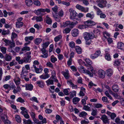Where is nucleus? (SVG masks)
Segmentation results:
<instances>
[{"label": "nucleus", "instance_id": "f257e3e1", "mask_svg": "<svg viewBox=\"0 0 124 124\" xmlns=\"http://www.w3.org/2000/svg\"><path fill=\"white\" fill-rule=\"evenodd\" d=\"M85 61L87 64H85V66L88 67L87 68L88 69L90 70L92 73H91L89 70H84V71L88 74L91 77H93V74L95 73L93 67L91 66V65L92 64V62L88 58H86Z\"/></svg>", "mask_w": 124, "mask_h": 124}, {"label": "nucleus", "instance_id": "f03ea898", "mask_svg": "<svg viewBox=\"0 0 124 124\" xmlns=\"http://www.w3.org/2000/svg\"><path fill=\"white\" fill-rule=\"evenodd\" d=\"M69 11L70 13V19L72 20L75 19L77 20H79L78 18V14L75 10L71 8L69 9Z\"/></svg>", "mask_w": 124, "mask_h": 124}, {"label": "nucleus", "instance_id": "7ed1b4c3", "mask_svg": "<svg viewBox=\"0 0 124 124\" xmlns=\"http://www.w3.org/2000/svg\"><path fill=\"white\" fill-rule=\"evenodd\" d=\"M78 23V22L76 21L75 22H72L70 21H66L63 23L62 26L64 27L69 26V27L71 29H72Z\"/></svg>", "mask_w": 124, "mask_h": 124}, {"label": "nucleus", "instance_id": "20e7f679", "mask_svg": "<svg viewBox=\"0 0 124 124\" xmlns=\"http://www.w3.org/2000/svg\"><path fill=\"white\" fill-rule=\"evenodd\" d=\"M94 37V34L92 33L85 32L84 33V38L85 40L93 39Z\"/></svg>", "mask_w": 124, "mask_h": 124}, {"label": "nucleus", "instance_id": "39448f33", "mask_svg": "<svg viewBox=\"0 0 124 124\" xmlns=\"http://www.w3.org/2000/svg\"><path fill=\"white\" fill-rule=\"evenodd\" d=\"M107 3L106 0H99L97 3V6L99 7L103 8L106 7Z\"/></svg>", "mask_w": 124, "mask_h": 124}, {"label": "nucleus", "instance_id": "423d86ee", "mask_svg": "<svg viewBox=\"0 0 124 124\" xmlns=\"http://www.w3.org/2000/svg\"><path fill=\"white\" fill-rule=\"evenodd\" d=\"M2 40L6 43L5 45L6 46H11V47H14L15 46V44L14 41L13 40L11 41L5 38H3Z\"/></svg>", "mask_w": 124, "mask_h": 124}, {"label": "nucleus", "instance_id": "0eeeda50", "mask_svg": "<svg viewBox=\"0 0 124 124\" xmlns=\"http://www.w3.org/2000/svg\"><path fill=\"white\" fill-rule=\"evenodd\" d=\"M76 8L78 9L85 13H86L89 11V9L88 8H85L78 4L76 5Z\"/></svg>", "mask_w": 124, "mask_h": 124}, {"label": "nucleus", "instance_id": "6e6552de", "mask_svg": "<svg viewBox=\"0 0 124 124\" xmlns=\"http://www.w3.org/2000/svg\"><path fill=\"white\" fill-rule=\"evenodd\" d=\"M31 52H27L25 54V55H26L24 57L26 63L30 62L31 60Z\"/></svg>", "mask_w": 124, "mask_h": 124}, {"label": "nucleus", "instance_id": "1a4fd4ad", "mask_svg": "<svg viewBox=\"0 0 124 124\" xmlns=\"http://www.w3.org/2000/svg\"><path fill=\"white\" fill-rule=\"evenodd\" d=\"M43 9L40 8L35 10L34 13L37 16H42L44 15V14L43 12Z\"/></svg>", "mask_w": 124, "mask_h": 124}, {"label": "nucleus", "instance_id": "9d476101", "mask_svg": "<svg viewBox=\"0 0 124 124\" xmlns=\"http://www.w3.org/2000/svg\"><path fill=\"white\" fill-rule=\"evenodd\" d=\"M15 59L19 64H22L23 63H26L24 57L20 59V56H17L16 57Z\"/></svg>", "mask_w": 124, "mask_h": 124}, {"label": "nucleus", "instance_id": "9b49d317", "mask_svg": "<svg viewBox=\"0 0 124 124\" xmlns=\"http://www.w3.org/2000/svg\"><path fill=\"white\" fill-rule=\"evenodd\" d=\"M56 75L55 71L54 70H53L51 72V76L50 77L51 78H52V79H54L55 82L58 83V80L56 79Z\"/></svg>", "mask_w": 124, "mask_h": 124}, {"label": "nucleus", "instance_id": "f8f14e48", "mask_svg": "<svg viewBox=\"0 0 124 124\" xmlns=\"http://www.w3.org/2000/svg\"><path fill=\"white\" fill-rule=\"evenodd\" d=\"M98 73L99 77L100 78H105V73L104 71L102 70H100L98 71Z\"/></svg>", "mask_w": 124, "mask_h": 124}, {"label": "nucleus", "instance_id": "ddd939ff", "mask_svg": "<svg viewBox=\"0 0 124 124\" xmlns=\"http://www.w3.org/2000/svg\"><path fill=\"white\" fill-rule=\"evenodd\" d=\"M41 51L42 54H44V55H41V57L44 58H47L48 57V55L47 54V51H46L45 48H43L41 49Z\"/></svg>", "mask_w": 124, "mask_h": 124}, {"label": "nucleus", "instance_id": "4468645a", "mask_svg": "<svg viewBox=\"0 0 124 124\" xmlns=\"http://www.w3.org/2000/svg\"><path fill=\"white\" fill-rule=\"evenodd\" d=\"M84 24H87L88 27L89 26H92L95 24L96 23L94 21L90 20H88L84 22Z\"/></svg>", "mask_w": 124, "mask_h": 124}, {"label": "nucleus", "instance_id": "2eb2a0df", "mask_svg": "<svg viewBox=\"0 0 124 124\" xmlns=\"http://www.w3.org/2000/svg\"><path fill=\"white\" fill-rule=\"evenodd\" d=\"M65 71L66 72L62 71L61 72V73L63 75L66 79H68L70 77L69 71L68 70H66Z\"/></svg>", "mask_w": 124, "mask_h": 124}, {"label": "nucleus", "instance_id": "dca6fc26", "mask_svg": "<svg viewBox=\"0 0 124 124\" xmlns=\"http://www.w3.org/2000/svg\"><path fill=\"white\" fill-rule=\"evenodd\" d=\"M100 119L102 120L104 123L105 124L109 123L108 117L105 115H102Z\"/></svg>", "mask_w": 124, "mask_h": 124}, {"label": "nucleus", "instance_id": "f3484780", "mask_svg": "<svg viewBox=\"0 0 124 124\" xmlns=\"http://www.w3.org/2000/svg\"><path fill=\"white\" fill-rule=\"evenodd\" d=\"M78 33V30L77 29H74L72 31V34L74 37H76L77 36Z\"/></svg>", "mask_w": 124, "mask_h": 124}, {"label": "nucleus", "instance_id": "a211bd4d", "mask_svg": "<svg viewBox=\"0 0 124 124\" xmlns=\"http://www.w3.org/2000/svg\"><path fill=\"white\" fill-rule=\"evenodd\" d=\"M118 48L122 50H124V44L121 42L118 43L117 46Z\"/></svg>", "mask_w": 124, "mask_h": 124}, {"label": "nucleus", "instance_id": "6ab92c4d", "mask_svg": "<svg viewBox=\"0 0 124 124\" xmlns=\"http://www.w3.org/2000/svg\"><path fill=\"white\" fill-rule=\"evenodd\" d=\"M25 89L26 90L31 91L33 88V86L30 84H26L25 85Z\"/></svg>", "mask_w": 124, "mask_h": 124}, {"label": "nucleus", "instance_id": "aec40b11", "mask_svg": "<svg viewBox=\"0 0 124 124\" xmlns=\"http://www.w3.org/2000/svg\"><path fill=\"white\" fill-rule=\"evenodd\" d=\"M93 8L96 11L97 15H99L102 13V11L101 9L96 6H93Z\"/></svg>", "mask_w": 124, "mask_h": 124}, {"label": "nucleus", "instance_id": "412c9836", "mask_svg": "<svg viewBox=\"0 0 124 124\" xmlns=\"http://www.w3.org/2000/svg\"><path fill=\"white\" fill-rule=\"evenodd\" d=\"M28 72V71L27 70L25 69V68L24 67H23L22 71L21 72V74H20L21 77L23 78L24 76V74L27 73Z\"/></svg>", "mask_w": 124, "mask_h": 124}, {"label": "nucleus", "instance_id": "4be33fe9", "mask_svg": "<svg viewBox=\"0 0 124 124\" xmlns=\"http://www.w3.org/2000/svg\"><path fill=\"white\" fill-rule=\"evenodd\" d=\"M21 79L18 77H16L14 79V81L16 85H19L20 83Z\"/></svg>", "mask_w": 124, "mask_h": 124}, {"label": "nucleus", "instance_id": "5701e85b", "mask_svg": "<svg viewBox=\"0 0 124 124\" xmlns=\"http://www.w3.org/2000/svg\"><path fill=\"white\" fill-rule=\"evenodd\" d=\"M33 68L34 69V70L35 72L37 73H40L43 70V69L42 68H37L36 66H34V67Z\"/></svg>", "mask_w": 124, "mask_h": 124}, {"label": "nucleus", "instance_id": "b1692460", "mask_svg": "<svg viewBox=\"0 0 124 124\" xmlns=\"http://www.w3.org/2000/svg\"><path fill=\"white\" fill-rule=\"evenodd\" d=\"M12 56L8 54H6L5 57V60L7 61H10L11 60Z\"/></svg>", "mask_w": 124, "mask_h": 124}, {"label": "nucleus", "instance_id": "393cba45", "mask_svg": "<svg viewBox=\"0 0 124 124\" xmlns=\"http://www.w3.org/2000/svg\"><path fill=\"white\" fill-rule=\"evenodd\" d=\"M113 71L111 69H109L106 71V74L108 76H110L113 74Z\"/></svg>", "mask_w": 124, "mask_h": 124}, {"label": "nucleus", "instance_id": "a878e982", "mask_svg": "<svg viewBox=\"0 0 124 124\" xmlns=\"http://www.w3.org/2000/svg\"><path fill=\"white\" fill-rule=\"evenodd\" d=\"M112 88L113 90L115 92H118L119 89L118 86L117 85H113L112 86Z\"/></svg>", "mask_w": 124, "mask_h": 124}, {"label": "nucleus", "instance_id": "bb28decb", "mask_svg": "<svg viewBox=\"0 0 124 124\" xmlns=\"http://www.w3.org/2000/svg\"><path fill=\"white\" fill-rule=\"evenodd\" d=\"M91 105L90 104H88L87 106H84L83 108L84 109L90 111L91 110Z\"/></svg>", "mask_w": 124, "mask_h": 124}, {"label": "nucleus", "instance_id": "cd10ccee", "mask_svg": "<svg viewBox=\"0 0 124 124\" xmlns=\"http://www.w3.org/2000/svg\"><path fill=\"white\" fill-rule=\"evenodd\" d=\"M76 92L73 91L71 92H70L69 93L70 97V99L73 98L74 96H76Z\"/></svg>", "mask_w": 124, "mask_h": 124}, {"label": "nucleus", "instance_id": "c85d7f7f", "mask_svg": "<svg viewBox=\"0 0 124 124\" xmlns=\"http://www.w3.org/2000/svg\"><path fill=\"white\" fill-rule=\"evenodd\" d=\"M25 2L26 5L28 7H30L33 3L31 0H26Z\"/></svg>", "mask_w": 124, "mask_h": 124}, {"label": "nucleus", "instance_id": "c756f323", "mask_svg": "<svg viewBox=\"0 0 124 124\" xmlns=\"http://www.w3.org/2000/svg\"><path fill=\"white\" fill-rule=\"evenodd\" d=\"M52 78L51 77L48 80L46 81V82L47 84V85H53L54 84V81L52 79Z\"/></svg>", "mask_w": 124, "mask_h": 124}, {"label": "nucleus", "instance_id": "7c9ffc66", "mask_svg": "<svg viewBox=\"0 0 124 124\" xmlns=\"http://www.w3.org/2000/svg\"><path fill=\"white\" fill-rule=\"evenodd\" d=\"M80 99L77 97H75L73 98L72 100V102L74 104H77L80 101Z\"/></svg>", "mask_w": 124, "mask_h": 124}, {"label": "nucleus", "instance_id": "2f4dec72", "mask_svg": "<svg viewBox=\"0 0 124 124\" xmlns=\"http://www.w3.org/2000/svg\"><path fill=\"white\" fill-rule=\"evenodd\" d=\"M105 57L107 60L109 61L111 60V58L110 54L107 53V52H105Z\"/></svg>", "mask_w": 124, "mask_h": 124}, {"label": "nucleus", "instance_id": "473e14b6", "mask_svg": "<svg viewBox=\"0 0 124 124\" xmlns=\"http://www.w3.org/2000/svg\"><path fill=\"white\" fill-rule=\"evenodd\" d=\"M50 77L49 74H46L44 75H42L39 76V78L42 79H45L46 78H48Z\"/></svg>", "mask_w": 124, "mask_h": 124}, {"label": "nucleus", "instance_id": "72a5a7b5", "mask_svg": "<svg viewBox=\"0 0 124 124\" xmlns=\"http://www.w3.org/2000/svg\"><path fill=\"white\" fill-rule=\"evenodd\" d=\"M37 83L39 85V86L42 88L44 86V83L42 81H38L37 82Z\"/></svg>", "mask_w": 124, "mask_h": 124}, {"label": "nucleus", "instance_id": "f704fd0d", "mask_svg": "<svg viewBox=\"0 0 124 124\" xmlns=\"http://www.w3.org/2000/svg\"><path fill=\"white\" fill-rule=\"evenodd\" d=\"M42 40L41 38H38L35 39L34 41L35 44L37 45H39L42 41Z\"/></svg>", "mask_w": 124, "mask_h": 124}, {"label": "nucleus", "instance_id": "c9c22d12", "mask_svg": "<svg viewBox=\"0 0 124 124\" xmlns=\"http://www.w3.org/2000/svg\"><path fill=\"white\" fill-rule=\"evenodd\" d=\"M23 22H17L16 23V27L17 28H20L23 26Z\"/></svg>", "mask_w": 124, "mask_h": 124}, {"label": "nucleus", "instance_id": "e433bc0d", "mask_svg": "<svg viewBox=\"0 0 124 124\" xmlns=\"http://www.w3.org/2000/svg\"><path fill=\"white\" fill-rule=\"evenodd\" d=\"M75 48L76 51L78 54H81L82 53V49L80 47L76 46Z\"/></svg>", "mask_w": 124, "mask_h": 124}, {"label": "nucleus", "instance_id": "4c0bfd02", "mask_svg": "<svg viewBox=\"0 0 124 124\" xmlns=\"http://www.w3.org/2000/svg\"><path fill=\"white\" fill-rule=\"evenodd\" d=\"M46 23L48 24H51L52 22L51 19L48 16H46Z\"/></svg>", "mask_w": 124, "mask_h": 124}, {"label": "nucleus", "instance_id": "58836bf2", "mask_svg": "<svg viewBox=\"0 0 124 124\" xmlns=\"http://www.w3.org/2000/svg\"><path fill=\"white\" fill-rule=\"evenodd\" d=\"M88 27V26L87 25V24H85V25L80 24L79 25L78 27V28L81 29L86 28Z\"/></svg>", "mask_w": 124, "mask_h": 124}, {"label": "nucleus", "instance_id": "ea45409f", "mask_svg": "<svg viewBox=\"0 0 124 124\" xmlns=\"http://www.w3.org/2000/svg\"><path fill=\"white\" fill-rule=\"evenodd\" d=\"M87 17L91 19H93L94 17V15L93 14H91V13H88L86 15Z\"/></svg>", "mask_w": 124, "mask_h": 124}, {"label": "nucleus", "instance_id": "a19ab883", "mask_svg": "<svg viewBox=\"0 0 124 124\" xmlns=\"http://www.w3.org/2000/svg\"><path fill=\"white\" fill-rule=\"evenodd\" d=\"M71 28H67L63 31V32L64 33L67 34L69 33L71 30Z\"/></svg>", "mask_w": 124, "mask_h": 124}, {"label": "nucleus", "instance_id": "79ce46f5", "mask_svg": "<svg viewBox=\"0 0 124 124\" xmlns=\"http://www.w3.org/2000/svg\"><path fill=\"white\" fill-rule=\"evenodd\" d=\"M62 38V36L61 35H60L55 37L54 38V40L55 42H56L59 41L60 39H61Z\"/></svg>", "mask_w": 124, "mask_h": 124}, {"label": "nucleus", "instance_id": "37998d69", "mask_svg": "<svg viewBox=\"0 0 124 124\" xmlns=\"http://www.w3.org/2000/svg\"><path fill=\"white\" fill-rule=\"evenodd\" d=\"M36 20L37 22H41L43 21V19L41 16H36Z\"/></svg>", "mask_w": 124, "mask_h": 124}, {"label": "nucleus", "instance_id": "c03bdc74", "mask_svg": "<svg viewBox=\"0 0 124 124\" xmlns=\"http://www.w3.org/2000/svg\"><path fill=\"white\" fill-rule=\"evenodd\" d=\"M1 51L3 54H5L6 53L7 48L3 47L0 46Z\"/></svg>", "mask_w": 124, "mask_h": 124}, {"label": "nucleus", "instance_id": "a18cd8bd", "mask_svg": "<svg viewBox=\"0 0 124 124\" xmlns=\"http://www.w3.org/2000/svg\"><path fill=\"white\" fill-rule=\"evenodd\" d=\"M33 38V37L32 36L26 37L25 38V39L26 42H28L32 40Z\"/></svg>", "mask_w": 124, "mask_h": 124}, {"label": "nucleus", "instance_id": "49530a36", "mask_svg": "<svg viewBox=\"0 0 124 124\" xmlns=\"http://www.w3.org/2000/svg\"><path fill=\"white\" fill-rule=\"evenodd\" d=\"M23 123L24 124H32V122L30 119L26 120L25 119H23Z\"/></svg>", "mask_w": 124, "mask_h": 124}, {"label": "nucleus", "instance_id": "de8ad7c7", "mask_svg": "<svg viewBox=\"0 0 124 124\" xmlns=\"http://www.w3.org/2000/svg\"><path fill=\"white\" fill-rule=\"evenodd\" d=\"M15 118L16 120L18 123H20L21 122V119L20 116L18 115H16Z\"/></svg>", "mask_w": 124, "mask_h": 124}, {"label": "nucleus", "instance_id": "09e8293b", "mask_svg": "<svg viewBox=\"0 0 124 124\" xmlns=\"http://www.w3.org/2000/svg\"><path fill=\"white\" fill-rule=\"evenodd\" d=\"M34 4L35 5L38 6H39L41 5L40 2L38 0H35L33 2Z\"/></svg>", "mask_w": 124, "mask_h": 124}, {"label": "nucleus", "instance_id": "8fccbe9b", "mask_svg": "<svg viewBox=\"0 0 124 124\" xmlns=\"http://www.w3.org/2000/svg\"><path fill=\"white\" fill-rule=\"evenodd\" d=\"M68 82L70 84L73 88H77V85H76L74 84L71 82V81H68Z\"/></svg>", "mask_w": 124, "mask_h": 124}, {"label": "nucleus", "instance_id": "3c124183", "mask_svg": "<svg viewBox=\"0 0 124 124\" xmlns=\"http://www.w3.org/2000/svg\"><path fill=\"white\" fill-rule=\"evenodd\" d=\"M120 62L119 60H115L114 62V65L115 66H118L120 65Z\"/></svg>", "mask_w": 124, "mask_h": 124}, {"label": "nucleus", "instance_id": "603ef678", "mask_svg": "<svg viewBox=\"0 0 124 124\" xmlns=\"http://www.w3.org/2000/svg\"><path fill=\"white\" fill-rule=\"evenodd\" d=\"M9 33V31L8 30H3L1 32L2 35H5L8 34Z\"/></svg>", "mask_w": 124, "mask_h": 124}, {"label": "nucleus", "instance_id": "864d4df0", "mask_svg": "<svg viewBox=\"0 0 124 124\" xmlns=\"http://www.w3.org/2000/svg\"><path fill=\"white\" fill-rule=\"evenodd\" d=\"M49 44V42H46L44 43L42 45L43 48H46L48 46V45Z\"/></svg>", "mask_w": 124, "mask_h": 124}, {"label": "nucleus", "instance_id": "5fc2aeb1", "mask_svg": "<svg viewBox=\"0 0 124 124\" xmlns=\"http://www.w3.org/2000/svg\"><path fill=\"white\" fill-rule=\"evenodd\" d=\"M30 50V48L29 46H25L23 47L22 49V50L23 51L25 50L29 51Z\"/></svg>", "mask_w": 124, "mask_h": 124}, {"label": "nucleus", "instance_id": "6e6d98bb", "mask_svg": "<svg viewBox=\"0 0 124 124\" xmlns=\"http://www.w3.org/2000/svg\"><path fill=\"white\" fill-rule=\"evenodd\" d=\"M16 101L18 102H19L21 103H23L25 102L24 100L21 97H19L17 99Z\"/></svg>", "mask_w": 124, "mask_h": 124}, {"label": "nucleus", "instance_id": "4d7b16f0", "mask_svg": "<svg viewBox=\"0 0 124 124\" xmlns=\"http://www.w3.org/2000/svg\"><path fill=\"white\" fill-rule=\"evenodd\" d=\"M87 115V113L84 111L81 112L79 114V116L81 117H83Z\"/></svg>", "mask_w": 124, "mask_h": 124}, {"label": "nucleus", "instance_id": "13d9d810", "mask_svg": "<svg viewBox=\"0 0 124 124\" xmlns=\"http://www.w3.org/2000/svg\"><path fill=\"white\" fill-rule=\"evenodd\" d=\"M39 64V62L37 60H35L33 62V65L32 66V67L34 68V66H36V65H38Z\"/></svg>", "mask_w": 124, "mask_h": 124}, {"label": "nucleus", "instance_id": "bf43d9fd", "mask_svg": "<svg viewBox=\"0 0 124 124\" xmlns=\"http://www.w3.org/2000/svg\"><path fill=\"white\" fill-rule=\"evenodd\" d=\"M95 107L97 108H101L103 106V105L102 104L99 103L96 104H95Z\"/></svg>", "mask_w": 124, "mask_h": 124}, {"label": "nucleus", "instance_id": "052dcab7", "mask_svg": "<svg viewBox=\"0 0 124 124\" xmlns=\"http://www.w3.org/2000/svg\"><path fill=\"white\" fill-rule=\"evenodd\" d=\"M69 45L70 46L71 48L74 47L75 46V44L73 41H71L69 43Z\"/></svg>", "mask_w": 124, "mask_h": 124}, {"label": "nucleus", "instance_id": "680f3d73", "mask_svg": "<svg viewBox=\"0 0 124 124\" xmlns=\"http://www.w3.org/2000/svg\"><path fill=\"white\" fill-rule=\"evenodd\" d=\"M105 94L106 95L107 97H109V98L111 99L112 100V98L110 96L108 93V91H106L105 92Z\"/></svg>", "mask_w": 124, "mask_h": 124}, {"label": "nucleus", "instance_id": "e2e57ef3", "mask_svg": "<svg viewBox=\"0 0 124 124\" xmlns=\"http://www.w3.org/2000/svg\"><path fill=\"white\" fill-rule=\"evenodd\" d=\"M101 53V51L99 50L97 51L94 54V55L97 57Z\"/></svg>", "mask_w": 124, "mask_h": 124}, {"label": "nucleus", "instance_id": "0e129e2a", "mask_svg": "<svg viewBox=\"0 0 124 124\" xmlns=\"http://www.w3.org/2000/svg\"><path fill=\"white\" fill-rule=\"evenodd\" d=\"M34 121L37 124H41L40 121L37 119L35 117L33 119Z\"/></svg>", "mask_w": 124, "mask_h": 124}, {"label": "nucleus", "instance_id": "69168bd1", "mask_svg": "<svg viewBox=\"0 0 124 124\" xmlns=\"http://www.w3.org/2000/svg\"><path fill=\"white\" fill-rule=\"evenodd\" d=\"M102 100L104 102H105L107 103L109 102L107 100V98L106 97L104 96L102 97Z\"/></svg>", "mask_w": 124, "mask_h": 124}, {"label": "nucleus", "instance_id": "338daca9", "mask_svg": "<svg viewBox=\"0 0 124 124\" xmlns=\"http://www.w3.org/2000/svg\"><path fill=\"white\" fill-rule=\"evenodd\" d=\"M30 99L31 101H34L37 103L38 102V101L37 100V98L35 97H33L31 98Z\"/></svg>", "mask_w": 124, "mask_h": 124}, {"label": "nucleus", "instance_id": "774afa93", "mask_svg": "<svg viewBox=\"0 0 124 124\" xmlns=\"http://www.w3.org/2000/svg\"><path fill=\"white\" fill-rule=\"evenodd\" d=\"M92 112L91 113V115L93 116H95L97 114V111L93 109Z\"/></svg>", "mask_w": 124, "mask_h": 124}]
</instances>
